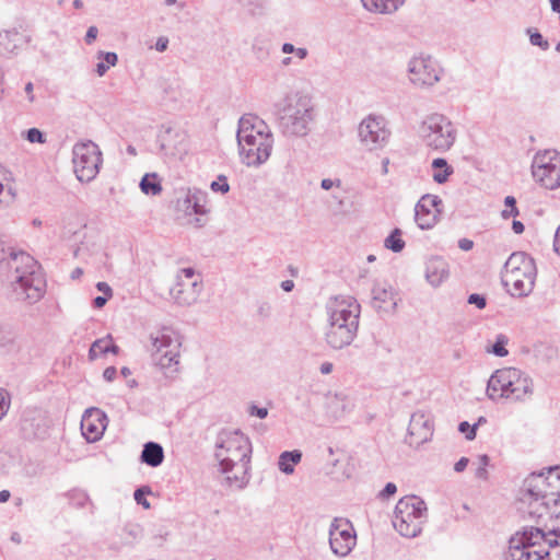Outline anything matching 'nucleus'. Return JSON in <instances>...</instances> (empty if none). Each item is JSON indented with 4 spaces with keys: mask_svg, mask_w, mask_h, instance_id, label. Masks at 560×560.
I'll return each instance as SVG.
<instances>
[{
    "mask_svg": "<svg viewBox=\"0 0 560 560\" xmlns=\"http://www.w3.org/2000/svg\"><path fill=\"white\" fill-rule=\"evenodd\" d=\"M250 454V442L238 430H224L219 433L215 442V458L229 486L243 489L248 483Z\"/></svg>",
    "mask_w": 560,
    "mask_h": 560,
    "instance_id": "obj_1",
    "label": "nucleus"
},
{
    "mask_svg": "<svg viewBox=\"0 0 560 560\" xmlns=\"http://www.w3.org/2000/svg\"><path fill=\"white\" fill-rule=\"evenodd\" d=\"M521 500L529 505V514L560 521V466L529 475L523 483Z\"/></svg>",
    "mask_w": 560,
    "mask_h": 560,
    "instance_id": "obj_2",
    "label": "nucleus"
},
{
    "mask_svg": "<svg viewBox=\"0 0 560 560\" xmlns=\"http://www.w3.org/2000/svg\"><path fill=\"white\" fill-rule=\"evenodd\" d=\"M327 328L325 340L334 350H341L352 343L359 329L361 305L349 295L331 298L326 304Z\"/></svg>",
    "mask_w": 560,
    "mask_h": 560,
    "instance_id": "obj_3",
    "label": "nucleus"
},
{
    "mask_svg": "<svg viewBox=\"0 0 560 560\" xmlns=\"http://www.w3.org/2000/svg\"><path fill=\"white\" fill-rule=\"evenodd\" d=\"M272 114L285 137L308 135L316 116L313 97L303 91H289L273 101Z\"/></svg>",
    "mask_w": 560,
    "mask_h": 560,
    "instance_id": "obj_4",
    "label": "nucleus"
},
{
    "mask_svg": "<svg viewBox=\"0 0 560 560\" xmlns=\"http://www.w3.org/2000/svg\"><path fill=\"white\" fill-rule=\"evenodd\" d=\"M241 161L253 167L266 163L273 148L270 127L256 115H245L238 121L236 133Z\"/></svg>",
    "mask_w": 560,
    "mask_h": 560,
    "instance_id": "obj_5",
    "label": "nucleus"
},
{
    "mask_svg": "<svg viewBox=\"0 0 560 560\" xmlns=\"http://www.w3.org/2000/svg\"><path fill=\"white\" fill-rule=\"evenodd\" d=\"M11 292L16 301L30 304L39 301L45 293V280L37 261L26 253L14 254L11 258Z\"/></svg>",
    "mask_w": 560,
    "mask_h": 560,
    "instance_id": "obj_6",
    "label": "nucleus"
},
{
    "mask_svg": "<svg viewBox=\"0 0 560 560\" xmlns=\"http://www.w3.org/2000/svg\"><path fill=\"white\" fill-rule=\"evenodd\" d=\"M533 393L532 377L526 372L511 366L497 370L488 380L486 389L488 398L495 402H524Z\"/></svg>",
    "mask_w": 560,
    "mask_h": 560,
    "instance_id": "obj_7",
    "label": "nucleus"
},
{
    "mask_svg": "<svg viewBox=\"0 0 560 560\" xmlns=\"http://www.w3.org/2000/svg\"><path fill=\"white\" fill-rule=\"evenodd\" d=\"M560 532H544L538 527L524 528L510 538L505 560H542L550 548L559 545Z\"/></svg>",
    "mask_w": 560,
    "mask_h": 560,
    "instance_id": "obj_8",
    "label": "nucleus"
},
{
    "mask_svg": "<svg viewBox=\"0 0 560 560\" xmlns=\"http://www.w3.org/2000/svg\"><path fill=\"white\" fill-rule=\"evenodd\" d=\"M537 268L534 259L524 252L513 253L505 261L502 280L512 295L527 296L534 289Z\"/></svg>",
    "mask_w": 560,
    "mask_h": 560,
    "instance_id": "obj_9",
    "label": "nucleus"
},
{
    "mask_svg": "<svg viewBox=\"0 0 560 560\" xmlns=\"http://www.w3.org/2000/svg\"><path fill=\"white\" fill-rule=\"evenodd\" d=\"M418 136L427 148L444 153L454 145L457 130L445 115L432 113L419 124Z\"/></svg>",
    "mask_w": 560,
    "mask_h": 560,
    "instance_id": "obj_10",
    "label": "nucleus"
},
{
    "mask_svg": "<svg viewBox=\"0 0 560 560\" xmlns=\"http://www.w3.org/2000/svg\"><path fill=\"white\" fill-rule=\"evenodd\" d=\"M427 517L423 500L416 495L405 497L395 506L393 525L401 536L415 538L422 532Z\"/></svg>",
    "mask_w": 560,
    "mask_h": 560,
    "instance_id": "obj_11",
    "label": "nucleus"
},
{
    "mask_svg": "<svg viewBox=\"0 0 560 560\" xmlns=\"http://www.w3.org/2000/svg\"><path fill=\"white\" fill-rule=\"evenodd\" d=\"M179 334L171 327H162L150 334V352L153 361L162 370L179 363Z\"/></svg>",
    "mask_w": 560,
    "mask_h": 560,
    "instance_id": "obj_12",
    "label": "nucleus"
},
{
    "mask_svg": "<svg viewBox=\"0 0 560 560\" xmlns=\"http://www.w3.org/2000/svg\"><path fill=\"white\" fill-rule=\"evenodd\" d=\"M102 162V152L95 142L86 140L73 145V171L75 177L81 183H89L93 180L100 172Z\"/></svg>",
    "mask_w": 560,
    "mask_h": 560,
    "instance_id": "obj_13",
    "label": "nucleus"
},
{
    "mask_svg": "<svg viewBox=\"0 0 560 560\" xmlns=\"http://www.w3.org/2000/svg\"><path fill=\"white\" fill-rule=\"evenodd\" d=\"M532 175L548 190L560 188V152L555 149L537 151L532 161Z\"/></svg>",
    "mask_w": 560,
    "mask_h": 560,
    "instance_id": "obj_14",
    "label": "nucleus"
},
{
    "mask_svg": "<svg viewBox=\"0 0 560 560\" xmlns=\"http://www.w3.org/2000/svg\"><path fill=\"white\" fill-rule=\"evenodd\" d=\"M409 83L416 89L427 90L434 86L442 78L443 70L430 55H416L407 63Z\"/></svg>",
    "mask_w": 560,
    "mask_h": 560,
    "instance_id": "obj_15",
    "label": "nucleus"
},
{
    "mask_svg": "<svg viewBox=\"0 0 560 560\" xmlns=\"http://www.w3.org/2000/svg\"><path fill=\"white\" fill-rule=\"evenodd\" d=\"M392 131L388 120L380 114H370L358 126V138L361 145L370 151L385 148L389 141Z\"/></svg>",
    "mask_w": 560,
    "mask_h": 560,
    "instance_id": "obj_16",
    "label": "nucleus"
},
{
    "mask_svg": "<svg viewBox=\"0 0 560 560\" xmlns=\"http://www.w3.org/2000/svg\"><path fill=\"white\" fill-rule=\"evenodd\" d=\"M357 544L352 524L345 518H335L329 527V546L338 557L348 556Z\"/></svg>",
    "mask_w": 560,
    "mask_h": 560,
    "instance_id": "obj_17",
    "label": "nucleus"
},
{
    "mask_svg": "<svg viewBox=\"0 0 560 560\" xmlns=\"http://www.w3.org/2000/svg\"><path fill=\"white\" fill-rule=\"evenodd\" d=\"M156 141L160 152L167 158H178L187 151L186 135L168 125L161 127Z\"/></svg>",
    "mask_w": 560,
    "mask_h": 560,
    "instance_id": "obj_18",
    "label": "nucleus"
},
{
    "mask_svg": "<svg viewBox=\"0 0 560 560\" xmlns=\"http://www.w3.org/2000/svg\"><path fill=\"white\" fill-rule=\"evenodd\" d=\"M433 435V421L429 413L418 410L411 415L406 442L413 447L427 443Z\"/></svg>",
    "mask_w": 560,
    "mask_h": 560,
    "instance_id": "obj_19",
    "label": "nucleus"
},
{
    "mask_svg": "<svg viewBox=\"0 0 560 560\" xmlns=\"http://www.w3.org/2000/svg\"><path fill=\"white\" fill-rule=\"evenodd\" d=\"M443 202L439 196L424 195L415 207V221L421 230L432 229L441 213Z\"/></svg>",
    "mask_w": 560,
    "mask_h": 560,
    "instance_id": "obj_20",
    "label": "nucleus"
},
{
    "mask_svg": "<svg viewBox=\"0 0 560 560\" xmlns=\"http://www.w3.org/2000/svg\"><path fill=\"white\" fill-rule=\"evenodd\" d=\"M107 427V416L98 408L92 407L84 411L81 419V431L89 442L98 441Z\"/></svg>",
    "mask_w": 560,
    "mask_h": 560,
    "instance_id": "obj_21",
    "label": "nucleus"
},
{
    "mask_svg": "<svg viewBox=\"0 0 560 560\" xmlns=\"http://www.w3.org/2000/svg\"><path fill=\"white\" fill-rule=\"evenodd\" d=\"M398 293L387 282H375L372 288V306L377 312L393 314L398 305Z\"/></svg>",
    "mask_w": 560,
    "mask_h": 560,
    "instance_id": "obj_22",
    "label": "nucleus"
},
{
    "mask_svg": "<svg viewBox=\"0 0 560 560\" xmlns=\"http://www.w3.org/2000/svg\"><path fill=\"white\" fill-rule=\"evenodd\" d=\"M183 205L187 214L203 217L211 212L209 194L197 187L187 188Z\"/></svg>",
    "mask_w": 560,
    "mask_h": 560,
    "instance_id": "obj_23",
    "label": "nucleus"
},
{
    "mask_svg": "<svg viewBox=\"0 0 560 560\" xmlns=\"http://www.w3.org/2000/svg\"><path fill=\"white\" fill-rule=\"evenodd\" d=\"M201 284L198 281H185L177 276L175 285L170 290L171 298L182 306L194 304L200 294Z\"/></svg>",
    "mask_w": 560,
    "mask_h": 560,
    "instance_id": "obj_24",
    "label": "nucleus"
},
{
    "mask_svg": "<svg viewBox=\"0 0 560 560\" xmlns=\"http://www.w3.org/2000/svg\"><path fill=\"white\" fill-rule=\"evenodd\" d=\"M450 276L448 264L442 257H431L425 264V279L434 288L440 287Z\"/></svg>",
    "mask_w": 560,
    "mask_h": 560,
    "instance_id": "obj_25",
    "label": "nucleus"
},
{
    "mask_svg": "<svg viewBox=\"0 0 560 560\" xmlns=\"http://www.w3.org/2000/svg\"><path fill=\"white\" fill-rule=\"evenodd\" d=\"M406 0H361L365 10L377 14L395 13Z\"/></svg>",
    "mask_w": 560,
    "mask_h": 560,
    "instance_id": "obj_26",
    "label": "nucleus"
},
{
    "mask_svg": "<svg viewBox=\"0 0 560 560\" xmlns=\"http://www.w3.org/2000/svg\"><path fill=\"white\" fill-rule=\"evenodd\" d=\"M140 459L151 467L160 466L164 460L163 447L156 442H148L143 445Z\"/></svg>",
    "mask_w": 560,
    "mask_h": 560,
    "instance_id": "obj_27",
    "label": "nucleus"
},
{
    "mask_svg": "<svg viewBox=\"0 0 560 560\" xmlns=\"http://www.w3.org/2000/svg\"><path fill=\"white\" fill-rule=\"evenodd\" d=\"M302 459V453L299 450L282 452L278 459V467L280 471L285 475L294 472V466Z\"/></svg>",
    "mask_w": 560,
    "mask_h": 560,
    "instance_id": "obj_28",
    "label": "nucleus"
},
{
    "mask_svg": "<svg viewBox=\"0 0 560 560\" xmlns=\"http://www.w3.org/2000/svg\"><path fill=\"white\" fill-rule=\"evenodd\" d=\"M433 180L438 184H444L448 180V177L454 173L452 166L448 165L447 161L443 158H436L432 161Z\"/></svg>",
    "mask_w": 560,
    "mask_h": 560,
    "instance_id": "obj_29",
    "label": "nucleus"
},
{
    "mask_svg": "<svg viewBox=\"0 0 560 560\" xmlns=\"http://www.w3.org/2000/svg\"><path fill=\"white\" fill-rule=\"evenodd\" d=\"M43 419L42 410L26 409L22 416V429L24 431H31L33 434H37Z\"/></svg>",
    "mask_w": 560,
    "mask_h": 560,
    "instance_id": "obj_30",
    "label": "nucleus"
},
{
    "mask_svg": "<svg viewBox=\"0 0 560 560\" xmlns=\"http://www.w3.org/2000/svg\"><path fill=\"white\" fill-rule=\"evenodd\" d=\"M141 191L145 195L156 196L162 191V185L156 173L145 174L140 182Z\"/></svg>",
    "mask_w": 560,
    "mask_h": 560,
    "instance_id": "obj_31",
    "label": "nucleus"
},
{
    "mask_svg": "<svg viewBox=\"0 0 560 560\" xmlns=\"http://www.w3.org/2000/svg\"><path fill=\"white\" fill-rule=\"evenodd\" d=\"M97 58L102 59L96 65V73L98 77L105 75V73L108 71L110 67H115L118 62V56L116 52H105V51H98Z\"/></svg>",
    "mask_w": 560,
    "mask_h": 560,
    "instance_id": "obj_32",
    "label": "nucleus"
},
{
    "mask_svg": "<svg viewBox=\"0 0 560 560\" xmlns=\"http://www.w3.org/2000/svg\"><path fill=\"white\" fill-rule=\"evenodd\" d=\"M21 40V35L15 30L0 32V47L8 52L14 51L18 48V42Z\"/></svg>",
    "mask_w": 560,
    "mask_h": 560,
    "instance_id": "obj_33",
    "label": "nucleus"
},
{
    "mask_svg": "<svg viewBox=\"0 0 560 560\" xmlns=\"http://www.w3.org/2000/svg\"><path fill=\"white\" fill-rule=\"evenodd\" d=\"M405 241L402 240V232L400 229H394L392 233L385 238L384 246L385 248L394 252L400 253L405 248Z\"/></svg>",
    "mask_w": 560,
    "mask_h": 560,
    "instance_id": "obj_34",
    "label": "nucleus"
},
{
    "mask_svg": "<svg viewBox=\"0 0 560 560\" xmlns=\"http://www.w3.org/2000/svg\"><path fill=\"white\" fill-rule=\"evenodd\" d=\"M69 502L74 508H84L86 506L91 500L86 491L82 489H72L67 494Z\"/></svg>",
    "mask_w": 560,
    "mask_h": 560,
    "instance_id": "obj_35",
    "label": "nucleus"
},
{
    "mask_svg": "<svg viewBox=\"0 0 560 560\" xmlns=\"http://www.w3.org/2000/svg\"><path fill=\"white\" fill-rule=\"evenodd\" d=\"M329 407L334 410L335 416L343 413L350 405L347 396L343 394H335L328 397Z\"/></svg>",
    "mask_w": 560,
    "mask_h": 560,
    "instance_id": "obj_36",
    "label": "nucleus"
},
{
    "mask_svg": "<svg viewBox=\"0 0 560 560\" xmlns=\"http://www.w3.org/2000/svg\"><path fill=\"white\" fill-rule=\"evenodd\" d=\"M109 341H110V335H107L104 338H100V339L95 340L89 350L90 359L95 360L100 355L108 353Z\"/></svg>",
    "mask_w": 560,
    "mask_h": 560,
    "instance_id": "obj_37",
    "label": "nucleus"
},
{
    "mask_svg": "<svg viewBox=\"0 0 560 560\" xmlns=\"http://www.w3.org/2000/svg\"><path fill=\"white\" fill-rule=\"evenodd\" d=\"M490 458L488 455H479L477 460L474 463L475 467V476L478 479L487 480L488 479V471L487 467L489 466Z\"/></svg>",
    "mask_w": 560,
    "mask_h": 560,
    "instance_id": "obj_38",
    "label": "nucleus"
},
{
    "mask_svg": "<svg viewBox=\"0 0 560 560\" xmlns=\"http://www.w3.org/2000/svg\"><path fill=\"white\" fill-rule=\"evenodd\" d=\"M210 188L213 192H220L225 195L230 191V185L225 175H219L215 180L210 184Z\"/></svg>",
    "mask_w": 560,
    "mask_h": 560,
    "instance_id": "obj_39",
    "label": "nucleus"
},
{
    "mask_svg": "<svg viewBox=\"0 0 560 560\" xmlns=\"http://www.w3.org/2000/svg\"><path fill=\"white\" fill-rule=\"evenodd\" d=\"M505 209L502 211L501 215L504 219H509L511 217L518 215V209L516 207V200L513 196H506L504 199Z\"/></svg>",
    "mask_w": 560,
    "mask_h": 560,
    "instance_id": "obj_40",
    "label": "nucleus"
},
{
    "mask_svg": "<svg viewBox=\"0 0 560 560\" xmlns=\"http://www.w3.org/2000/svg\"><path fill=\"white\" fill-rule=\"evenodd\" d=\"M508 343V338L504 335H498L495 342L492 346L491 352L497 357H505L508 355V350L505 345Z\"/></svg>",
    "mask_w": 560,
    "mask_h": 560,
    "instance_id": "obj_41",
    "label": "nucleus"
},
{
    "mask_svg": "<svg viewBox=\"0 0 560 560\" xmlns=\"http://www.w3.org/2000/svg\"><path fill=\"white\" fill-rule=\"evenodd\" d=\"M527 33L529 34V42L533 46H538L542 50H547L549 48L548 40H546L538 31H533L532 28H528Z\"/></svg>",
    "mask_w": 560,
    "mask_h": 560,
    "instance_id": "obj_42",
    "label": "nucleus"
},
{
    "mask_svg": "<svg viewBox=\"0 0 560 560\" xmlns=\"http://www.w3.org/2000/svg\"><path fill=\"white\" fill-rule=\"evenodd\" d=\"M283 54H294L299 59L303 60L307 57L308 51L304 47L295 48L291 43H284L281 47Z\"/></svg>",
    "mask_w": 560,
    "mask_h": 560,
    "instance_id": "obj_43",
    "label": "nucleus"
},
{
    "mask_svg": "<svg viewBox=\"0 0 560 560\" xmlns=\"http://www.w3.org/2000/svg\"><path fill=\"white\" fill-rule=\"evenodd\" d=\"M477 425L478 423L470 425L467 421H463L459 423L458 430L465 434L468 441H472L476 438Z\"/></svg>",
    "mask_w": 560,
    "mask_h": 560,
    "instance_id": "obj_44",
    "label": "nucleus"
},
{
    "mask_svg": "<svg viewBox=\"0 0 560 560\" xmlns=\"http://www.w3.org/2000/svg\"><path fill=\"white\" fill-rule=\"evenodd\" d=\"M26 139L31 143H45V135L37 128H31L26 131Z\"/></svg>",
    "mask_w": 560,
    "mask_h": 560,
    "instance_id": "obj_45",
    "label": "nucleus"
},
{
    "mask_svg": "<svg viewBox=\"0 0 560 560\" xmlns=\"http://www.w3.org/2000/svg\"><path fill=\"white\" fill-rule=\"evenodd\" d=\"M10 407L9 394L0 388V420L7 415Z\"/></svg>",
    "mask_w": 560,
    "mask_h": 560,
    "instance_id": "obj_46",
    "label": "nucleus"
},
{
    "mask_svg": "<svg viewBox=\"0 0 560 560\" xmlns=\"http://www.w3.org/2000/svg\"><path fill=\"white\" fill-rule=\"evenodd\" d=\"M468 303L476 305L479 310H482L487 305V300L483 295L472 293L468 296Z\"/></svg>",
    "mask_w": 560,
    "mask_h": 560,
    "instance_id": "obj_47",
    "label": "nucleus"
},
{
    "mask_svg": "<svg viewBox=\"0 0 560 560\" xmlns=\"http://www.w3.org/2000/svg\"><path fill=\"white\" fill-rule=\"evenodd\" d=\"M397 491V487L395 483L393 482H387L386 486L384 487V489L380 492V498L381 499H388L390 498L392 495H394Z\"/></svg>",
    "mask_w": 560,
    "mask_h": 560,
    "instance_id": "obj_48",
    "label": "nucleus"
},
{
    "mask_svg": "<svg viewBox=\"0 0 560 560\" xmlns=\"http://www.w3.org/2000/svg\"><path fill=\"white\" fill-rule=\"evenodd\" d=\"M249 413L250 416L258 417L259 419H265L268 416V409L252 405L249 408Z\"/></svg>",
    "mask_w": 560,
    "mask_h": 560,
    "instance_id": "obj_49",
    "label": "nucleus"
},
{
    "mask_svg": "<svg viewBox=\"0 0 560 560\" xmlns=\"http://www.w3.org/2000/svg\"><path fill=\"white\" fill-rule=\"evenodd\" d=\"M135 500L138 504L142 505L144 509L150 508V503L144 499V490L137 489L133 493Z\"/></svg>",
    "mask_w": 560,
    "mask_h": 560,
    "instance_id": "obj_50",
    "label": "nucleus"
},
{
    "mask_svg": "<svg viewBox=\"0 0 560 560\" xmlns=\"http://www.w3.org/2000/svg\"><path fill=\"white\" fill-rule=\"evenodd\" d=\"M98 30L96 26H90L86 31L84 40L88 45H91L97 37Z\"/></svg>",
    "mask_w": 560,
    "mask_h": 560,
    "instance_id": "obj_51",
    "label": "nucleus"
},
{
    "mask_svg": "<svg viewBox=\"0 0 560 560\" xmlns=\"http://www.w3.org/2000/svg\"><path fill=\"white\" fill-rule=\"evenodd\" d=\"M96 289L104 294V296L110 299L113 296V290L106 282H97Z\"/></svg>",
    "mask_w": 560,
    "mask_h": 560,
    "instance_id": "obj_52",
    "label": "nucleus"
},
{
    "mask_svg": "<svg viewBox=\"0 0 560 560\" xmlns=\"http://www.w3.org/2000/svg\"><path fill=\"white\" fill-rule=\"evenodd\" d=\"M167 47H168V38L165 36H160L156 39L155 49L160 52H163L167 49Z\"/></svg>",
    "mask_w": 560,
    "mask_h": 560,
    "instance_id": "obj_53",
    "label": "nucleus"
},
{
    "mask_svg": "<svg viewBox=\"0 0 560 560\" xmlns=\"http://www.w3.org/2000/svg\"><path fill=\"white\" fill-rule=\"evenodd\" d=\"M116 375H117V370L114 366H108L103 372V377L107 382L114 381Z\"/></svg>",
    "mask_w": 560,
    "mask_h": 560,
    "instance_id": "obj_54",
    "label": "nucleus"
},
{
    "mask_svg": "<svg viewBox=\"0 0 560 560\" xmlns=\"http://www.w3.org/2000/svg\"><path fill=\"white\" fill-rule=\"evenodd\" d=\"M469 463V459L467 457H462L458 459V462L454 465V470L456 472H462L466 469L467 465Z\"/></svg>",
    "mask_w": 560,
    "mask_h": 560,
    "instance_id": "obj_55",
    "label": "nucleus"
},
{
    "mask_svg": "<svg viewBox=\"0 0 560 560\" xmlns=\"http://www.w3.org/2000/svg\"><path fill=\"white\" fill-rule=\"evenodd\" d=\"M458 247L462 250L468 252L474 247V242L469 238H462L458 241Z\"/></svg>",
    "mask_w": 560,
    "mask_h": 560,
    "instance_id": "obj_56",
    "label": "nucleus"
},
{
    "mask_svg": "<svg viewBox=\"0 0 560 560\" xmlns=\"http://www.w3.org/2000/svg\"><path fill=\"white\" fill-rule=\"evenodd\" d=\"M34 84L32 82H27L24 86V92L26 94L27 100L33 103L35 101V95L33 93Z\"/></svg>",
    "mask_w": 560,
    "mask_h": 560,
    "instance_id": "obj_57",
    "label": "nucleus"
},
{
    "mask_svg": "<svg viewBox=\"0 0 560 560\" xmlns=\"http://www.w3.org/2000/svg\"><path fill=\"white\" fill-rule=\"evenodd\" d=\"M178 276L185 281H194L195 270L192 268H184Z\"/></svg>",
    "mask_w": 560,
    "mask_h": 560,
    "instance_id": "obj_58",
    "label": "nucleus"
},
{
    "mask_svg": "<svg viewBox=\"0 0 560 560\" xmlns=\"http://www.w3.org/2000/svg\"><path fill=\"white\" fill-rule=\"evenodd\" d=\"M553 249L560 256V225L558 226L555 233Z\"/></svg>",
    "mask_w": 560,
    "mask_h": 560,
    "instance_id": "obj_59",
    "label": "nucleus"
},
{
    "mask_svg": "<svg viewBox=\"0 0 560 560\" xmlns=\"http://www.w3.org/2000/svg\"><path fill=\"white\" fill-rule=\"evenodd\" d=\"M512 230L516 234H522L524 232V230H525V226H524V224L521 221L514 220L512 222Z\"/></svg>",
    "mask_w": 560,
    "mask_h": 560,
    "instance_id": "obj_60",
    "label": "nucleus"
},
{
    "mask_svg": "<svg viewBox=\"0 0 560 560\" xmlns=\"http://www.w3.org/2000/svg\"><path fill=\"white\" fill-rule=\"evenodd\" d=\"M334 365L330 362H324L319 366V371L322 374H329L332 372Z\"/></svg>",
    "mask_w": 560,
    "mask_h": 560,
    "instance_id": "obj_61",
    "label": "nucleus"
},
{
    "mask_svg": "<svg viewBox=\"0 0 560 560\" xmlns=\"http://www.w3.org/2000/svg\"><path fill=\"white\" fill-rule=\"evenodd\" d=\"M108 298L106 296H96L94 300H93V305L96 307V308H101L103 307L106 302H107Z\"/></svg>",
    "mask_w": 560,
    "mask_h": 560,
    "instance_id": "obj_62",
    "label": "nucleus"
},
{
    "mask_svg": "<svg viewBox=\"0 0 560 560\" xmlns=\"http://www.w3.org/2000/svg\"><path fill=\"white\" fill-rule=\"evenodd\" d=\"M294 288V282L292 280H284L281 282V289L285 292H291Z\"/></svg>",
    "mask_w": 560,
    "mask_h": 560,
    "instance_id": "obj_63",
    "label": "nucleus"
},
{
    "mask_svg": "<svg viewBox=\"0 0 560 560\" xmlns=\"http://www.w3.org/2000/svg\"><path fill=\"white\" fill-rule=\"evenodd\" d=\"M551 10L559 14L560 20V0H549Z\"/></svg>",
    "mask_w": 560,
    "mask_h": 560,
    "instance_id": "obj_64",
    "label": "nucleus"
}]
</instances>
